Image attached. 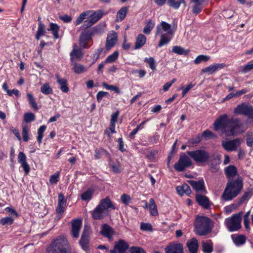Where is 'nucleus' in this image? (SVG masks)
Listing matches in <instances>:
<instances>
[{
	"instance_id": "16",
	"label": "nucleus",
	"mask_w": 253,
	"mask_h": 253,
	"mask_svg": "<svg viewBox=\"0 0 253 253\" xmlns=\"http://www.w3.org/2000/svg\"><path fill=\"white\" fill-rule=\"evenodd\" d=\"M82 221L80 219H73L71 222V234L74 238H78L82 227Z\"/></svg>"
},
{
	"instance_id": "4",
	"label": "nucleus",
	"mask_w": 253,
	"mask_h": 253,
	"mask_svg": "<svg viewBox=\"0 0 253 253\" xmlns=\"http://www.w3.org/2000/svg\"><path fill=\"white\" fill-rule=\"evenodd\" d=\"M194 232L199 236H206L210 233L212 229V221L205 216L197 215L194 223Z\"/></svg>"
},
{
	"instance_id": "53",
	"label": "nucleus",
	"mask_w": 253,
	"mask_h": 253,
	"mask_svg": "<svg viewBox=\"0 0 253 253\" xmlns=\"http://www.w3.org/2000/svg\"><path fill=\"white\" fill-rule=\"evenodd\" d=\"M253 70V61L248 62L247 64L243 67L242 73L244 74L247 73Z\"/></svg>"
},
{
	"instance_id": "49",
	"label": "nucleus",
	"mask_w": 253,
	"mask_h": 253,
	"mask_svg": "<svg viewBox=\"0 0 253 253\" xmlns=\"http://www.w3.org/2000/svg\"><path fill=\"white\" fill-rule=\"evenodd\" d=\"M203 251L205 253H211L213 251V247L211 243L203 242L202 243Z\"/></svg>"
},
{
	"instance_id": "31",
	"label": "nucleus",
	"mask_w": 253,
	"mask_h": 253,
	"mask_svg": "<svg viewBox=\"0 0 253 253\" xmlns=\"http://www.w3.org/2000/svg\"><path fill=\"white\" fill-rule=\"evenodd\" d=\"M148 209L150 211V214L152 216H156L158 214L157 205L155 203V200L153 198L149 200Z\"/></svg>"
},
{
	"instance_id": "19",
	"label": "nucleus",
	"mask_w": 253,
	"mask_h": 253,
	"mask_svg": "<svg viewBox=\"0 0 253 253\" xmlns=\"http://www.w3.org/2000/svg\"><path fill=\"white\" fill-rule=\"evenodd\" d=\"M100 233L104 237L107 238L109 240H111L115 234V231L110 226L107 224H104L101 227Z\"/></svg>"
},
{
	"instance_id": "50",
	"label": "nucleus",
	"mask_w": 253,
	"mask_h": 253,
	"mask_svg": "<svg viewBox=\"0 0 253 253\" xmlns=\"http://www.w3.org/2000/svg\"><path fill=\"white\" fill-rule=\"evenodd\" d=\"M35 115L32 113H26L24 115V121L26 123H30L35 121Z\"/></svg>"
},
{
	"instance_id": "44",
	"label": "nucleus",
	"mask_w": 253,
	"mask_h": 253,
	"mask_svg": "<svg viewBox=\"0 0 253 253\" xmlns=\"http://www.w3.org/2000/svg\"><path fill=\"white\" fill-rule=\"evenodd\" d=\"M41 91L44 94L48 95L53 93V90L49 83L44 84L41 87Z\"/></svg>"
},
{
	"instance_id": "15",
	"label": "nucleus",
	"mask_w": 253,
	"mask_h": 253,
	"mask_svg": "<svg viewBox=\"0 0 253 253\" xmlns=\"http://www.w3.org/2000/svg\"><path fill=\"white\" fill-rule=\"evenodd\" d=\"M92 33L91 31H84L80 37L79 44L81 48H87L88 46L87 43L91 39Z\"/></svg>"
},
{
	"instance_id": "35",
	"label": "nucleus",
	"mask_w": 253,
	"mask_h": 253,
	"mask_svg": "<svg viewBox=\"0 0 253 253\" xmlns=\"http://www.w3.org/2000/svg\"><path fill=\"white\" fill-rule=\"evenodd\" d=\"M231 238L233 241L234 243L236 246L243 245L246 241V238L244 235H239L235 238L234 237L233 235H232Z\"/></svg>"
},
{
	"instance_id": "23",
	"label": "nucleus",
	"mask_w": 253,
	"mask_h": 253,
	"mask_svg": "<svg viewBox=\"0 0 253 253\" xmlns=\"http://www.w3.org/2000/svg\"><path fill=\"white\" fill-rule=\"evenodd\" d=\"M83 57L82 50L78 48L76 44L73 45V48L70 53L71 61L73 63L74 60H80Z\"/></svg>"
},
{
	"instance_id": "40",
	"label": "nucleus",
	"mask_w": 253,
	"mask_h": 253,
	"mask_svg": "<svg viewBox=\"0 0 253 253\" xmlns=\"http://www.w3.org/2000/svg\"><path fill=\"white\" fill-rule=\"evenodd\" d=\"M44 29L45 26L44 24L42 23V22H40V23H39V26L36 35V39L37 40H39L42 36L45 34V31Z\"/></svg>"
},
{
	"instance_id": "60",
	"label": "nucleus",
	"mask_w": 253,
	"mask_h": 253,
	"mask_svg": "<svg viewBox=\"0 0 253 253\" xmlns=\"http://www.w3.org/2000/svg\"><path fill=\"white\" fill-rule=\"evenodd\" d=\"M121 200L124 204L125 205H128V204L130 202L131 198L128 195L124 194L121 196Z\"/></svg>"
},
{
	"instance_id": "46",
	"label": "nucleus",
	"mask_w": 253,
	"mask_h": 253,
	"mask_svg": "<svg viewBox=\"0 0 253 253\" xmlns=\"http://www.w3.org/2000/svg\"><path fill=\"white\" fill-rule=\"evenodd\" d=\"M73 65L74 66V71L76 74H80L86 71L85 67L83 65L74 62Z\"/></svg>"
},
{
	"instance_id": "41",
	"label": "nucleus",
	"mask_w": 253,
	"mask_h": 253,
	"mask_svg": "<svg viewBox=\"0 0 253 253\" xmlns=\"http://www.w3.org/2000/svg\"><path fill=\"white\" fill-rule=\"evenodd\" d=\"M168 4L174 9H178L181 3H185L184 0H168Z\"/></svg>"
},
{
	"instance_id": "10",
	"label": "nucleus",
	"mask_w": 253,
	"mask_h": 253,
	"mask_svg": "<svg viewBox=\"0 0 253 253\" xmlns=\"http://www.w3.org/2000/svg\"><path fill=\"white\" fill-rule=\"evenodd\" d=\"M176 25L173 24L172 28H171V26L169 24L165 21H162L160 24L156 27V35H158L162 33V30H163L164 32H167L168 35L172 36L176 31Z\"/></svg>"
},
{
	"instance_id": "47",
	"label": "nucleus",
	"mask_w": 253,
	"mask_h": 253,
	"mask_svg": "<svg viewBox=\"0 0 253 253\" xmlns=\"http://www.w3.org/2000/svg\"><path fill=\"white\" fill-rule=\"evenodd\" d=\"M119 56V52L115 51L112 54L109 55L105 60L104 61L105 63H112L115 62Z\"/></svg>"
},
{
	"instance_id": "14",
	"label": "nucleus",
	"mask_w": 253,
	"mask_h": 253,
	"mask_svg": "<svg viewBox=\"0 0 253 253\" xmlns=\"http://www.w3.org/2000/svg\"><path fill=\"white\" fill-rule=\"evenodd\" d=\"M165 253H184L183 245L179 243H170L165 249Z\"/></svg>"
},
{
	"instance_id": "61",
	"label": "nucleus",
	"mask_w": 253,
	"mask_h": 253,
	"mask_svg": "<svg viewBox=\"0 0 253 253\" xmlns=\"http://www.w3.org/2000/svg\"><path fill=\"white\" fill-rule=\"evenodd\" d=\"M195 84L190 83L188 84L184 88H183V87H181L180 89H182V96L184 97L186 93L194 86Z\"/></svg>"
},
{
	"instance_id": "29",
	"label": "nucleus",
	"mask_w": 253,
	"mask_h": 253,
	"mask_svg": "<svg viewBox=\"0 0 253 253\" xmlns=\"http://www.w3.org/2000/svg\"><path fill=\"white\" fill-rule=\"evenodd\" d=\"M89 238L85 230L84 231L80 241V244L84 251H87L88 249Z\"/></svg>"
},
{
	"instance_id": "5",
	"label": "nucleus",
	"mask_w": 253,
	"mask_h": 253,
	"mask_svg": "<svg viewBox=\"0 0 253 253\" xmlns=\"http://www.w3.org/2000/svg\"><path fill=\"white\" fill-rule=\"evenodd\" d=\"M47 253H70V246L67 239L60 236L50 244L46 249Z\"/></svg>"
},
{
	"instance_id": "6",
	"label": "nucleus",
	"mask_w": 253,
	"mask_h": 253,
	"mask_svg": "<svg viewBox=\"0 0 253 253\" xmlns=\"http://www.w3.org/2000/svg\"><path fill=\"white\" fill-rule=\"evenodd\" d=\"M243 212L234 214L231 217L226 218L224 224L230 232L237 231L241 228V219Z\"/></svg>"
},
{
	"instance_id": "38",
	"label": "nucleus",
	"mask_w": 253,
	"mask_h": 253,
	"mask_svg": "<svg viewBox=\"0 0 253 253\" xmlns=\"http://www.w3.org/2000/svg\"><path fill=\"white\" fill-rule=\"evenodd\" d=\"M94 193V190L91 189H88L86 191L84 192L81 196V199L83 201H89L92 197Z\"/></svg>"
},
{
	"instance_id": "42",
	"label": "nucleus",
	"mask_w": 253,
	"mask_h": 253,
	"mask_svg": "<svg viewBox=\"0 0 253 253\" xmlns=\"http://www.w3.org/2000/svg\"><path fill=\"white\" fill-rule=\"evenodd\" d=\"M172 52L178 55H187L189 53V50H185L180 46H174L172 48Z\"/></svg>"
},
{
	"instance_id": "22",
	"label": "nucleus",
	"mask_w": 253,
	"mask_h": 253,
	"mask_svg": "<svg viewBox=\"0 0 253 253\" xmlns=\"http://www.w3.org/2000/svg\"><path fill=\"white\" fill-rule=\"evenodd\" d=\"M196 200L198 204L205 209H209L210 206V201L206 196L201 194L196 195Z\"/></svg>"
},
{
	"instance_id": "18",
	"label": "nucleus",
	"mask_w": 253,
	"mask_h": 253,
	"mask_svg": "<svg viewBox=\"0 0 253 253\" xmlns=\"http://www.w3.org/2000/svg\"><path fill=\"white\" fill-rule=\"evenodd\" d=\"M18 162L24 169L25 174H28L30 170V168L26 162V156L23 152H20L18 155Z\"/></svg>"
},
{
	"instance_id": "62",
	"label": "nucleus",
	"mask_w": 253,
	"mask_h": 253,
	"mask_svg": "<svg viewBox=\"0 0 253 253\" xmlns=\"http://www.w3.org/2000/svg\"><path fill=\"white\" fill-rule=\"evenodd\" d=\"M59 176V172L55 173L51 175L49 179V182L51 184H56L58 181V178Z\"/></svg>"
},
{
	"instance_id": "34",
	"label": "nucleus",
	"mask_w": 253,
	"mask_h": 253,
	"mask_svg": "<svg viewBox=\"0 0 253 253\" xmlns=\"http://www.w3.org/2000/svg\"><path fill=\"white\" fill-rule=\"evenodd\" d=\"M237 169L233 165H230L225 169V173L228 178L234 177L237 174Z\"/></svg>"
},
{
	"instance_id": "26",
	"label": "nucleus",
	"mask_w": 253,
	"mask_h": 253,
	"mask_svg": "<svg viewBox=\"0 0 253 253\" xmlns=\"http://www.w3.org/2000/svg\"><path fill=\"white\" fill-rule=\"evenodd\" d=\"M55 77L57 83L60 85V88L63 92L67 93L69 89L67 85V81L65 78H61L59 74H56Z\"/></svg>"
},
{
	"instance_id": "56",
	"label": "nucleus",
	"mask_w": 253,
	"mask_h": 253,
	"mask_svg": "<svg viewBox=\"0 0 253 253\" xmlns=\"http://www.w3.org/2000/svg\"><path fill=\"white\" fill-rule=\"evenodd\" d=\"M144 62H147L148 64L149 67L152 70H155L156 69L155 62L154 59L153 57L145 58L144 59Z\"/></svg>"
},
{
	"instance_id": "54",
	"label": "nucleus",
	"mask_w": 253,
	"mask_h": 253,
	"mask_svg": "<svg viewBox=\"0 0 253 253\" xmlns=\"http://www.w3.org/2000/svg\"><path fill=\"white\" fill-rule=\"evenodd\" d=\"M103 153H105L106 155H107L108 157H110V154L105 150L103 149H96L95 150V159H99L101 158V155Z\"/></svg>"
},
{
	"instance_id": "17",
	"label": "nucleus",
	"mask_w": 253,
	"mask_h": 253,
	"mask_svg": "<svg viewBox=\"0 0 253 253\" xmlns=\"http://www.w3.org/2000/svg\"><path fill=\"white\" fill-rule=\"evenodd\" d=\"M67 200L65 199L62 193L58 194V205L56 209V212L59 215H62L64 212L65 208L66 207Z\"/></svg>"
},
{
	"instance_id": "8",
	"label": "nucleus",
	"mask_w": 253,
	"mask_h": 253,
	"mask_svg": "<svg viewBox=\"0 0 253 253\" xmlns=\"http://www.w3.org/2000/svg\"><path fill=\"white\" fill-rule=\"evenodd\" d=\"M193 164L191 158L187 153H181L177 162L174 165V169L178 172L184 171Z\"/></svg>"
},
{
	"instance_id": "30",
	"label": "nucleus",
	"mask_w": 253,
	"mask_h": 253,
	"mask_svg": "<svg viewBox=\"0 0 253 253\" xmlns=\"http://www.w3.org/2000/svg\"><path fill=\"white\" fill-rule=\"evenodd\" d=\"M176 190L177 193L181 195H182L183 194L189 195L191 193L190 187L186 183L183 184L182 186H177Z\"/></svg>"
},
{
	"instance_id": "1",
	"label": "nucleus",
	"mask_w": 253,
	"mask_h": 253,
	"mask_svg": "<svg viewBox=\"0 0 253 253\" xmlns=\"http://www.w3.org/2000/svg\"><path fill=\"white\" fill-rule=\"evenodd\" d=\"M242 126L240 121L237 119H228L227 114L220 115L214 122L213 127L215 130L221 129L223 133L227 136H234L237 129Z\"/></svg>"
},
{
	"instance_id": "63",
	"label": "nucleus",
	"mask_w": 253,
	"mask_h": 253,
	"mask_svg": "<svg viewBox=\"0 0 253 253\" xmlns=\"http://www.w3.org/2000/svg\"><path fill=\"white\" fill-rule=\"evenodd\" d=\"M109 95L108 92H105L103 91H99L96 95V99L98 102H100L102 98L105 96H107Z\"/></svg>"
},
{
	"instance_id": "24",
	"label": "nucleus",
	"mask_w": 253,
	"mask_h": 253,
	"mask_svg": "<svg viewBox=\"0 0 253 253\" xmlns=\"http://www.w3.org/2000/svg\"><path fill=\"white\" fill-rule=\"evenodd\" d=\"M186 247L190 253H197L199 247L198 240L195 238H192L187 242Z\"/></svg>"
},
{
	"instance_id": "55",
	"label": "nucleus",
	"mask_w": 253,
	"mask_h": 253,
	"mask_svg": "<svg viewBox=\"0 0 253 253\" xmlns=\"http://www.w3.org/2000/svg\"><path fill=\"white\" fill-rule=\"evenodd\" d=\"M102 85L106 89L108 90H112L114 91L117 93H120V90L119 87L116 86H114L113 85H110L106 84V83H103Z\"/></svg>"
},
{
	"instance_id": "43",
	"label": "nucleus",
	"mask_w": 253,
	"mask_h": 253,
	"mask_svg": "<svg viewBox=\"0 0 253 253\" xmlns=\"http://www.w3.org/2000/svg\"><path fill=\"white\" fill-rule=\"evenodd\" d=\"M155 26V23L152 20H149L147 22L146 25L144 28L143 32L146 35L150 34L151 30Z\"/></svg>"
},
{
	"instance_id": "27",
	"label": "nucleus",
	"mask_w": 253,
	"mask_h": 253,
	"mask_svg": "<svg viewBox=\"0 0 253 253\" xmlns=\"http://www.w3.org/2000/svg\"><path fill=\"white\" fill-rule=\"evenodd\" d=\"M146 42V37L142 34H139L136 39L134 46V49L141 48Z\"/></svg>"
},
{
	"instance_id": "25",
	"label": "nucleus",
	"mask_w": 253,
	"mask_h": 253,
	"mask_svg": "<svg viewBox=\"0 0 253 253\" xmlns=\"http://www.w3.org/2000/svg\"><path fill=\"white\" fill-rule=\"evenodd\" d=\"M118 40V36L116 32L108 35L106 39V48L107 50L110 49L116 44Z\"/></svg>"
},
{
	"instance_id": "58",
	"label": "nucleus",
	"mask_w": 253,
	"mask_h": 253,
	"mask_svg": "<svg viewBox=\"0 0 253 253\" xmlns=\"http://www.w3.org/2000/svg\"><path fill=\"white\" fill-rule=\"evenodd\" d=\"M22 134L24 141L27 142L29 140V135L27 126H22Z\"/></svg>"
},
{
	"instance_id": "57",
	"label": "nucleus",
	"mask_w": 253,
	"mask_h": 253,
	"mask_svg": "<svg viewBox=\"0 0 253 253\" xmlns=\"http://www.w3.org/2000/svg\"><path fill=\"white\" fill-rule=\"evenodd\" d=\"M130 253H146L145 250L140 247L133 246L130 248Z\"/></svg>"
},
{
	"instance_id": "3",
	"label": "nucleus",
	"mask_w": 253,
	"mask_h": 253,
	"mask_svg": "<svg viewBox=\"0 0 253 253\" xmlns=\"http://www.w3.org/2000/svg\"><path fill=\"white\" fill-rule=\"evenodd\" d=\"M243 187V179L240 176L236 180L228 182L222 194V199L226 201L232 200L238 195Z\"/></svg>"
},
{
	"instance_id": "51",
	"label": "nucleus",
	"mask_w": 253,
	"mask_h": 253,
	"mask_svg": "<svg viewBox=\"0 0 253 253\" xmlns=\"http://www.w3.org/2000/svg\"><path fill=\"white\" fill-rule=\"evenodd\" d=\"M209 59V56L204 55H200L196 57V58L194 60V62L195 64H198L203 61L206 62Z\"/></svg>"
},
{
	"instance_id": "7",
	"label": "nucleus",
	"mask_w": 253,
	"mask_h": 253,
	"mask_svg": "<svg viewBox=\"0 0 253 253\" xmlns=\"http://www.w3.org/2000/svg\"><path fill=\"white\" fill-rule=\"evenodd\" d=\"M187 155L197 164H204L209 161V153L204 149L187 151Z\"/></svg>"
},
{
	"instance_id": "13",
	"label": "nucleus",
	"mask_w": 253,
	"mask_h": 253,
	"mask_svg": "<svg viewBox=\"0 0 253 253\" xmlns=\"http://www.w3.org/2000/svg\"><path fill=\"white\" fill-rule=\"evenodd\" d=\"M221 156L218 154H212L208 162L210 164V170L212 172H216L219 169L220 163Z\"/></svg>"
},
{
	"instance_id": "48",
	"label": "nucleus",
	"mask_w": 253,
	"mask_h": 253,
	"mask_svg": "<svg viewBox=\"0 0 253 253\" xmlns=\"http://www.w3.org/2000/svg\"><path fill=\"white\" fill-rule=\"evenodd\" d=\"M46 128V126L43 125L41 126L38 130L37 141H38L39 144L42 143V139L43 136V133L44 131L45 130Z\"/></svg>"
},
{
	"instance_id": "32",
	"label": "nucleus",
	"mask_w": 253,
	"mask_h": 253,
	"mask_svg": "<svg viewBox=\"0 0 253 253\" xmlns=\"http://www.w3.org/2000/svg\"><path fill=\"white\" fill-rule=\"evenodd\" d=\"M59 28V26L57 24L51 23L49 25V28L47 29V30L51 31L54 38L57 39L59 38L58 35Z\"/></svg>"
},
{
	"instance_id": "9",
	"label": "nucleus",
	"mask_w": 253,
	"mask_h": 253,
	"mask_svg": "<svg viewBox=\"0 0 253 253\" xmlns=\"http://www.w3.org/2000/svg\"><path fill=\"white\" fill-rule=\"evenodd\" d=\"M235 114L243 115L249 119H253V107L251 105L243 103L238 105L234 110Z\"/></svg>"
},
{
	"instance_id": "21",
	"label": "nucleus",
	"mask_w": 253,
	"mask_h": 253,
	"mask_svg": "<svg viewBox=\"0 0 253 253\" xmlns=\"http://www.w3.org/2000/svg\"><path fill=\"white\" fill-rule=\"evenodd\" d=\"M225 64L224 63H217L213 65H211L210 66L206 68L202 69L201 70V72L202 73H208L210 74H212L214 73L219 69H222L225 67Z\"/></svg>"
},
{
	"instance_id": "11",
	"label": "nucleus",
	"mask_w": 253,
	"mask_h": 253,
	"mask_svg": "<svg viewBox=\"0 0 253 253\" xmlns=\"http://www.w3.org/2000/svg\"><path fill=\"white\" fill-rule=\"evenodd\" d=\"M241 143V139L238 138L231 140L223 141L222 146L226 151H236L240 146Z\"/></svg>"
},
{
	"instance_id": "20",
	"label": "nucleus",
	"mask_w": 253,
	"mask_h": 253,
	"mask_svg": "<svg viewBox=\"0 0 253 253\" xmlns=\"http://www.w3.org/2000/svg\"><path fill=\"white\" fill-rule=\"evenodd\" d=\"M188 182L196 192H201L202 193L206 192L203 180H200L198 181L188 180Z\"/></svg>"
},
{
	"instance_id": "64",
	"label": "nucleus",
	"mask_w": 253,
	"mask_h": 253,
	"mask_svg": "<svg viewBox=\"0 0 253 253\" xmlns=\"http://www.w3.org/2000/svg\"><path fill=\"white\" fill-rule=\"evenodd\" d=\"M202 10V5L195 4L193 7L192 12L195 14H198L201 12Z\"/></svg>"
},
{
	"instance_id": "37",
	"label": "nucleus",
	"mask_w": 253,
	"mask_h": 253,
	"mask_svg": "<svg viewBox=\"0 0 253 253\" xmlns=\"http://www.w3.org/2000/svg\"><path fill=\"white\" fill-rule=\"evenodd\" d=\"M90 12L91 11L89 10H87L81 13L79 16L76 20L74 24L76 26H78L81 24L84 19L87 18Z\"/></svg>"
},
{
	"instance_id": "33",
	"label": "nucleus",
	"mask_w": 253,
	"mask_h": 253,
	"mask_svg": "<svg viewBox=\"0 0 253 253\" xmlns=\"http://www.w3.org/2000/svg\"><path fill=\"white\" fill-rule=\"evenodd\" d=\"M104 11L103 10H98L94 11L89 16V18L94 24L101 18L103 15Z\"/></svg>"
},
{
	"instance_id": "52",
	"label": "nucleus",
	"mask_w": 253,
	"mask_h": 253,
	"mask_svg": "<svg viewBox=\"0 0 253 253\" xmlns=\"http://www.w3.org/2000/svg\"><path fill=\"white\" fill-rule=\"evenodd\" d=\"M13 223V218L7 216L0 219V224L2 225H11Z\"/></svg>"
},
{
	"instance_id": "2",
	"label": "nucleus",
	"mask_w": 253,
	"mask_h": 253,
	"mask_svg": "<svg viewBox=\"0 0 253 253\" xmlns=\"http://www.w3.org/2000/svg\"><path fill=\"white\" fill-rule=\"evenodd\" d=\"M116 207L109 197L102 199L92 211L91 216L94 220L102 219L109 214V210H115Z\"/></svg>"
},
{
	"instance_id": "59",
	"label": "nucleus",
	"mask_w": 253,
	"mask_h": 253,
	"mask_svg": "<svg viewBox=\"0 0 253 253\" xmlns=\"http://www.w3.org/2000/svg\"><path fill=\"white\" fill-rule=\"evenodd\" d=\"M202 137L207 140L209 138L215 137V135L209 130H205L202 135Z\"/></svg>"
},
{
	"instance_id": "36",
	"label": "nucleus",
	"mask_w": 253,
	"mask_h": 253,
	"mask_svg": "<svg viewBox=\"0 0 253 253\" xmlns=\"http://www.w3.org/2000/svg\"><path fill=\"white\" fill-rule=\"evenodd\" d=\"M128 11V8L126 6L123 7L117 13V21H121L126 17Z\"/></svg>"
},
{
	"instance_id": "28",
	"label": "nucleus",
	"mask_w": 253,
	"mask_h": 253,
	"mask_svg": "<svg viewBox=\"0 0 253 253\" xmlns=\"http://www.w3.org/2000/svg\"><path fill=\"white\" fill-rule=\"evenodd\" d=\"M253 195V188H249L237 201V206L241 205L245 201L249 200Z\"/></svg>"
},
{
	"instance_id": "12",
	"label": "nucleus",
	"mask_w": 253,
	"mask_h": 253,
	"mask_svg": "<svg viewBox=\"0 0 253 253\" xmlns=\"http://www.w3.org/2000/svg\"><path fill=\"white\" fill-rule=\"evenodd\" d=\"M128 248V245L125 240L120 239L115 242L114 249L109 251L110 253H125Z\"/></svg>"
},
{
	"instance_id": "39",
	"label": "nucleus",
	"mask_w": 253,
	"mask_h": 253,
	"mask_svg": "<svg viewBox=\"0 0 253 253\" xmlns=\"http://www.w3.org/2000/svg\"><path fill=\"white\" fill-rule=\"evenodd\" d=\"M161 34V38L158 44L159 47H162L168 44L171 39V38H169V35L167 34H163L162 33Z\"/></svg>"
},
{
	"instance_id": "45",
	"label": "nucleus",
	"mask_w": 253,
	"mask_h": 253,
	"mask_svg": "<svg viewBox=\"0 0 253 253\" xmlns=\"http://www.w3.org/2000/svg\"><path fill=\"white\" fill-rule=\"evenodd\" d=\"M27 96L29 104L34 110L38 111L39 110V108L33 95L31 93H27Z\"/></svg>"
}]
</instances>
